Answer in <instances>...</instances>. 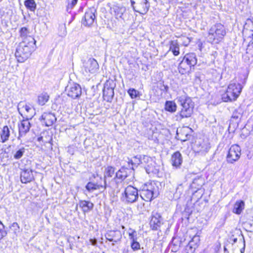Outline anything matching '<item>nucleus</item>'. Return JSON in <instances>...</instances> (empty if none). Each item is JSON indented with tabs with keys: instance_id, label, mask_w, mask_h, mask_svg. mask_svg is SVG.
<instances>
[{
	"instance_id": "1",
	"label": "nucleus",
	"mask_w": 253,
	"mask_h": 253,
	"mask_svg": "<svg viewBox=\"0 0 253 253\" xmlns=\"http://www.w3.org/2000/svg\"><path fill=\"white\" fill-rule=\"evenodd\" d=\"M245 242L242 231L236 229L224 247V253H243Z\"/></svg>"
},
{
	"instance_id": "2",
	"label": "nucleus",
	"mask_w": 253,
	"mask_h": 253,
	"mask_svg": "<svg viewBox=\"0 0 253 253\" xmlns=\"http://www.w3.org/2000/svg\"><path fill=\"white\" fill-rule=\"evenodd\" d=\"M29 42H21L16 48L15 56L19 62H24L31 55L36 48V40L33 37L29 38Z\"/></svg>"
},
{
	"instance_id": "3",
	"label": "nucleus",
	"mask_w": 253,
	"mask_h": 253,
	"mask_svg": "<svg viewBox=\"0 0 253 253\" xmlns=\"http://www.w3.org/2000/svg\"><path fill=\"white\" fill-rule=\"evenodd\" d=\"M226 34L225 28L222 24H214L209 29L207 37L208 41L212 44H218L223 40Z\"/></svg>"
},
{
	"instance_id": "4",
	"label": "nucleus",
	"mask_w": 253,
	"mask_h": 253,
	"mask_svg": "<svg viewBox=\"0 0 253 253\" xmlns=\"http://www.w3.org/2000/svg\"><path fill=\"white\" fill-rule=\"evenodd\" d=\"M178 102L181 106L179 112L180 119L190 117L193 113L194 103L192 99L185 95H182L177 98Z\"/></svg>"
},
{
	"instance_id": "5",
	"label": "nucleus",
	"mask_w": 253,
	"mask_h": 253,
	"mask_svg": "<svg viewBox=\"0 0 253 253\" xmlns=\"http://www.w3.org/2000/svg\"><path fill=\"white\" fill-rule=\"evenodd\" d=\"M159 189L156 183L153 181L145 183L140 191L141 198L145 201H151L158 197Z\"/></svg>"
},
{
	"instance_id": "6",
	"label": "nucleus",
	"mask_w": 253,
	"mask_h": 253,
	"mask_svg": "<svg viewBox=\"0 0 253 253\" xmlns=\"http://www.w3.org/2000/svg\"><path fill=\"white\" fill-rule=\"evenodd\" d=\"M133 168H127L122 167L118 170L115 174L113 181L110 182L109 188L115 190L119 187V184L122 183L127 177L129 176H133Z\"/></svg>"
},
{
	"instance_id": "7",
	"label": "nucleus",
	"mask_w": 253,
	"mask_h": 253,
	"mask_svg": "<svg viewBox=\"0 0 253 253\" xmlns=\"http://www.w3.org/2000/svg\"><path fill=\"white\" fill-rule=\"evenodd\" d=\"M243 86L240 84L230 83L227 89L226 92L222 95V99L224 102L234 101L240 95Z\"/></svg>"
},
{
	"instance_id": "8",
	"label": "nucleus",
	"mask_w": 253,
	"mask_h": 253,
	"mask_svg": "<svg viewBox=\"0 0 253 253\" xmlns=\"http://www.w3.org/2000/svg\"><path fill=\"white\" fill-rule=\"evenodd\" d=\"M121 198L126 203H133L138 198V190L132 186L128 185L125 189Z\"/></svg>"
},
{
	"instance_id": "9",
	"label": "nucleus",
	"mask_w": 253,
	"mask_h": 253,
	"mask_svg": "<svg viewBox=\"0 0 253 253\" xmlns=\"http://www.w3.org/2000/svg\"><path fill=\"white\" fill-rule=\"evenodd\" d=\"M133 9L142 14H146L149 10L150 3L147 0H130Z\"/></svg>"
},
{
	"instance_id": "10",
	"label": "nucleus",
	"mask_w": 253,
	"mask_h": 253,
	"mask_svg": "<svg viewBox=\"0 0 253 253\" xmlns=\"http://www.w3.org/2000/svg\"><path fill=\"white\" fill-rule=\"evenodd\" d=\"M115 84L113 80L107 81L104 85L103 90V96L105 100L110 102L114 95V89Z\"/></svg>"
},
{
	"instance_id": "11",
	"label": "nucleus",
	"mask_w": 253,
	"mask_h": 253,
	"mask_svg": "<svg viewBox=\"0 0 253 253\" xmlns=\"http://www.w3.org/2000/svg\"><path fill=\"white\" fill-rule=\"evenodd\" d=\"M241 148L238 145H233L229 148L227 156L226 161L228 163L233 164L237 161L241 156Z\"/></svg>"
},
{
	"instance_id": "12",
	"label": "nucleus",
	"mask_w": 253,
	"mask_h": 253,
	"mask_svg": "<svg viewBox=\"0 0 253 253\" xmlns=\"http://www.w3.org/2000/svg\"><path fill=\"white\" fill-rule=\"evenodd\" d=\"M19 113L22 116L24 114L26 119H32L36 114L34 108L30 104L20 102L18 105Z\"/></svg>"
},
{
	"instance_id": "13",
	"label": "nucleus",
	"mask_w": 253,
	"mask_h": 253,
	"mask_svg": "<svg viewBox=\"0 0 253 253\" xmlns=\"http://www.w3.org/2000/svg\"><path fill=\"white\" fill-rule=\"evenodd\" d=\"M115 174V168L114 167L110 166L106 167L104 171V182L103 186H101V187L104 189H106L107 187L109 188L108 185L110 182L113 181Z\"/></svg>"
},
{
	"instance_id": "14",
	"label": "nucleus",
	"mask_w": 253,
	"mask_h": 253,
	"mask_svg": "<svg viewBox=\"0 0 253 253\" xmlns=\"http://www.w3.org/2000/svg\"><path fill=\"white\" fill-rule=\"evenodd\" d=\"M141 159V164L145 168L147 173H156L157 169L155 168V163L153 159L148 156H142Z\"/></svg>"
},
{
	"instance_id": "15",
	"label": "nucleus",
	"mask_w": 253,
	"mask_h": 253,
	"mask_svg": "<svg viewBox=\"0 0 253 253\" xmlns=\"http://www.w3.org/2000/svg\"><path fill=\"white\" fill-rule=\"evenodd\" d=\"M96 10L94 7L87 9L82 20L83 24L87 27L92 26L96 20Z\"/></svg>"
},
{
	"instance_id": "16",
	"label": "nucleus",
	"mask_w": 253,
	"mask_h": 253,
	"mask_svg": "<svg viewBox=\"0 0 253 253\" xmlns=\"http://www.w3.org/2000/svg\"><path fill=\"white\" fill-rule=\"evenodd\" d=\"M68 96L73 99L79 97L82 94V88L81 86L76 83L70 84L66 88Z\"/></svg>"
},
{
	"instance_id": "17",
	"label": "nucleus",
	"mask_w": 253,
	"mask_h": 253,
	"mask_svg": "<svg viewBox=\"0 0 253 253\" xmlns=\"http://www.w3.org/2000/svg\"><path fill=\"white\" fill-rule=\"evenodd\" d=\"M163 224V218L161 214L157 212H153L150 222V227L152 230H157Z\"/></svg>"
},
{
	"instance_id": "18",
	"label": "nucleus",
	"mask_w": 253,
	"mask_h": 253,
	"mask_svg": "<svg viewBox=\"0 0 253 253\" xmlns=\"http://www.w3.org/2000/svg\"><path fill=\"white\" fill-rule=\"evenodd\" d=\"M84 67L86 73H94L98 69L99 65L95 59L89 58L84 63Z\"/></svg>"
},
{
	"instance_id": "19",
	"label": "nucleus",
	"mask_w": 253,
	"mask_h": 253,
	"mask_svg": "<svg viewBox=\"0 0 253 253\" xmlns=\"http://www.w3.org/2000/svg\"><path fill=\"white\" fill-rule=\"evenodd\" d=\"M29 119L22 120L18 126L19 136L18 139H20L21 137L25 136L27 133L29 131L31 127V124L29 121Z\"/></svg>"
},
{
	"instance_id": "20",
	"label": "nucleus",
	"mask_w": 253,
	"mask_h": 253,
	"mask_svg": "<svg viewBox=\"0 0 253 253\" xmlns=\"http://www.w3.org/2000/svg\"><path fill=\"white\" fill-rule=\"evenodd\" d=\"M20 179L23 183H27L32 181L34 179L33 171L29 169H21Z\"/></svg>"
},
{
	"instance_id": "21",
	"label": "nucleus",
	"mask_w": 253,
	"mask_h": 253,
	"mask_svg": "<svg viewBox=\"0 0 253 253\" xmlns=\"http://www.w3.org/2000/svg\"><path fill=\"white\" fill-rule=\"evenodd\" d=\"M42 123L47 126H51L56 121L54 114L51 112H44L41 116Z\"/></svg>"
},
{
	"instance_id": "22",
	"label": "nucleus",
	"mask_w": 253,
	"mask_h": 253,
	"mask_svg": "<svg viewBox=\"0 0 253 253\" xmlns=\"http://www.w3.org/2000/svg\"><path fill=\"white\" fill-rule=\"evenodd\" d=\"M210 149L209 145L204 141L197 143L194 146V150L196 153L199 155H205Z\"/></svg>"
},
{
	"instance_id": "23",
	"label": "nucleus",
	"mask_w": 253,
	"mask_h": 253,
	"mask_svg": "<svg viewBox=\"0 0 253 253\" xmlns=\"http://www.w3.org/2000/svg\"><path fill=\"white\" fill-rule=\"evenodd\" d=\"M183 160L181 153L179 151L174 153L171 158V162L173 167L175 168H179L181 166Z\"/></svg>"
},
{
	"instance_id": "24",
	"label": "nucleus",
	"mask_w": 253,
	"mask_h": 253,
	"mask_svg": "<svg viewBox=\"0 0 253 253\" xmlns=\"http://www.w3.org/2000/svg\"><path fill=\"white\" fill-rule=\"evenodd\" d=\"M182 239L179 237H174L172 238L171 243L169 244V248L171 252H177L182 245Z\"/></svg>"
},
{
	"instance_id": "25",
	"label": "nucleus",
	"mask_w": 253,
	"mask_h": 253,
	"mask_svg": "<svg viewBox=\"0 0 253 253\" xmlns=\"http://www.w3.org/2000/svg\"><path fill=\"white\" fill-rule=\"evenodd\" d=\"M105 237L107 240L116 243L121 240L122 235L119 231H110L106 233Z\"/></svg>"
},
{
	"instance_id": "26",
	"label": "nucleus",
	"mask_w": 253,
	"mask_h": 253,
	"mask_svg": "<svg viewBox=\"0 0 253 253\" xmlns=\"http://www.w3.org/2000/svg\"><path fill=\"white\" fill-rule=\"evenodd\" d=\"M111 13H114L117 18H122L124 13L126 11L125 7L119 5H113L110 7Z\"/></svg>"
},
{
	"instance_id": "27",
	"label": "nucleus",
	"mask_w": 253,
	"mask_h": 253,
	"mask_svg": "<svg viewBox=\"0 0 253 253\" xmlns=\"http://www.w3.org/2000/svg\"><path fill=\"white\" fill-rule=\"evenodd\" d=\"M183 59L185 61L186 64L190 66L191 67H194L197 63L196 55L195 53H187L183 57Z\"/></svg>"
},
{
	"instance_id": "28",
	"label": "nucleus",
	"mask_w": 253,
	"mask_h": 253,
	"mask_svg": "<svg viewBox=\"0 0 253 253\" xmlns=\"http://www.w3.org/2000/svg\"><path fill=\"white\" fill-rule=\"evenodd\" d=\"M169 44V51H171L173 55L178 56L180 54V51L179 44L177 40L170 41Z\"/></svg>"
},
{
	"instance_id": "29",
	"label": "nucleus",
	"mask_w": 253,
	"mask_h": 253,
	"mask_svg": "<svg viewBox=\"0 0 253 253\" xmlns=\"http://www.w3.org/2000/svg\"><path fill=\"white\" fill-rule=\"evenodd\" d=\"M20 37L22 39V42H29V38L33 37L30 36L29 29L27 27H22L19 31Z\"/></svg>"
},
{
	"instance_id": "30",
	"label": "nucleus",
	"mask_w": 253,
	"mask_h": 253,
	"mask_svg": "<svg viewBox=\"0 0 253 253\" xmlns=\"http://www.w3.org/2000/svg\"><path fill=\"white\" fill-rule=\"evenodd\" d=\"M245 208V202L242 200L237 201L232 210V212L237 214H240Z\"/></svg>"
},
{
	"instance_id": "31",
	"label": "nucleus",
	"mask_w": 253,
	"mask_h": 253,
	"mask_svg": "<svg viewBox=\"0 0 253 253\" xmlns=\"http://www.w3.org/2000/svg\"><path fill=\"white\" fill-rule=\"evenodd\" d=\"M10 135V130L7 126L3 127L2 132L0 134V138L1 142L4 143L8 140Z\"/></svg>"
},
{
	"instance_id": "32",
	"label": "nucleus",
	"mask_w": 253,
	"mask_h": 253,
	"mask_svg": "<svg viewBox=\"0 0 253 253\" xmlns=\"http://www.w3.org/2000/svg\"><path fill=\"white\" fill-rule=\"evenodd\" d=\"M80 207L83 209L84 211L87 212L93 209V204L89 201H81L80 202Z\"/></svg>"
},
{
	"instance_id": "33",
	"label": "nucleus",
	"mask_w": 253,
	"mask_h": 253,
	"mask_svg": "<svg viewBox=\"0 0 253 253\" xmlns=\"http://www.w3.org/2000/svg\"><path fill=\"white\" fill-rule=\"evenodd\" d=\"M204 184V180L202 177H197L194 179L191 184L192 188L199 189Z\"/></svg>"
},
{
	"instance_id": "34",
	"label": "nucleus",
	"mask_w": 253,
	"mask_h": 253,
	"mask_svg": "<svg viewBox=\"0 0 253 253\" xmlns=\"http://www.w3.org/2000/svg\"><path fill=\"white\" fill-rule=\"evenodd\" d=\"M165 110L170 113H174L177 109L176 103L172 101H167L165 103Z\"/></svg>"
},
{
	"instance_id": "35",
	"label": "nucleus",
	"mask_w": 253,
	"mask_h": 253,
	"mask_svg": "<svg viewBox=\"0 0 253 253\" xmlns=\"http://www.w3.org/2000/svg\"><path fill=\"white\" fill-rule=\"evenodd\" d=\"M26 152V149L24 147H21L16 149L12 152L13 156L15 160H19L21 158Z\"/></svg>"
},
{
	"instance_id": "36",
	"label": "nucleus",
	"mask_w": 253,
	"mask_h": 253,
	"mask_svg": "<svg viewBox=\"0 0 253 253\" xmlns=\"http://www.w3.org/2000/svg\"><path fill=\"white\" fill-rule=\"evenodd\" d=\"M191 68V67L190 66L186 64L185 61L182 59V60L179 64L178 69L180 73L181 74H184L186 72L187 70L190 69Z\"/></svg>"
},
{
	"instance_id": "37",
	"label": "nucleus",
	"mask_w": 253,
	"mask_h": 253,
	"mask_svg": "<svg viewBox=\"0 0 253 253\" xmlns=\"http://www.w3.org/2000/svg\"><path fill=\"white\" fill-rule=\"evenodd\" d=\"M49 98L47 93H42L38 96V103L40 105H43L48 101Z\"/></svg>"
},
{
	"instance_id": "38",
	"label": "nucleus",
	"mask_w": 253,
	"mask_h": 253,
	"mask_svg": "<svg viewBox=\"0 0 253 253\" xmlns=\"http://www.w3.org/2000/svg\"><path fill=\"white\" fill-rule=\"evenodd\" d=\"M101 186H103V185L95 184L91 182H89L86 185L85 188L88 192H90L93 191L94 190L102 188Z\"/></svg>"
},
{
	"instance_id": "39",
	"label": "nucleus",
	"mask_w": 253,
	"mask_h": 253,
	"mask_svg": "<svg viewBox=\"0 0 253 253\" xmlns=\"http://www.w3.org/2000/svg\"><path fill=\"white\" fill-rule=\"evenodd\" d=\"M24 4L26 8L31 11H34L36 8V3L34 0H26Z\"/></svg>"
},
{
	"instance_id": "40",
	"label": "nucleus",
	"mask_w": 253,
	"mask_h": 253,
	"mask_svg": "<svg viewBox=\"0 0 253 253\" xmlns=\"http://www.w3.org/2000/svg\"><path fill=\"white\" fill-rule=\"evenodd\" d=\"M10 228L11 230L13 231V233L14 235L13 238L17 237L20 233V227L18 223L17 222H13L11 224Z\"/></svg>"
},
{
	"instance_id": "41",
	"label": "nucleus",
	"mask_w": 253,
	"mask_h": 253,
	"mask_svg": "<svg viewBox=\"0 0 253 253\" xmlns=\"http://www.w3.org/2000/svg\"><path fill=\"white\" fill-rule=\"evenodd\" d=\"M200 237L199 236L195 235L192 238V239L189 241L188 243L197 248L198 247Z\"/></svg>"
},
{
	"instance_id": "42",
	"label": "nucleus",
	"mask_w": 253,
	"mask_h": 253,
	"mask_svg": "<svg viewBox=\"0 0 253 253\" xmlns=\"http://www.w3.org/2000/svg\"><path fill=\"white\" fill-rule=\"evenodd\" d=\"M140 244L139 243L137 242L136 240H135L134 241H131V248L133 249V251H137L139 250L140 253H143L144 251L143 250V249H141L140 248Z\"/></svg>"
},
{
	"instance_id": "43",
	"label": "nucleus",
	"mask_w": 253,
	"mask_h": 253,
	"mask_svg": "<svg viewBox=\"0 0 253 253\" xmlns=\"http://www.w3.org/2000/svg\"><path fill=\"white\" fill-rule=\"evenodd\" d=\"M7 233L5 229V227L0 220V240L6 236Z\"/></svg>"
},
{
	"instance_id": "44",
	"label": "nucleus",
	"mask_w": 253,
	"mask_h": 253,
	"mask_svg": "<svg viewBox=\"0 0 253 253\" xmlns=\"http://www.w3.org/2000/svg\"><path fill=\"white\" fill-rule=\"evenodd\" d=\"M142 156L141 155H137L133 157V160H130L129 162V163H130L131 165H136L141 164V159Z\"/></svg>"
},
{
	"instance_id": "45",
	"label": "nucleus",
	"mask_w": 253,
	"mask_h": 253,
	"mask_svg": "<svg viewBox=\"0 0 253 253\" xmlns=\"http://www.w3.org/2000/svg\"><path fill=\"white\" fill-rule=\"evenodd\" d=\"M127 92L131 98H136L139 93V92L134 88H129Z\"/></svg>"
},
{
	"instance_id": "46",
	"label": "nucleus",
	"mask_w": 253,
	"mask_h": 253,
	"mask_svg": "<svg viewBox=\"0 0 253 253\" xmlns=\"http://www.w3.org/2000/svg\"><path fill=\"white\" fill-rule=\"evenodd\" d=\"M242 117V110L240 109L235 110L232 114V118L238 119Z\"/></svg>"
},
{
	"instance_id": "47",
	"label": "nucleus",
	"mask_w": 253,
	"mask_h": 253,
	"mask_svg": "<svg viewBox=\"0 0 253 253\" xmlns=\"http://www.w3.org/2000/svg\"><path fill=\"white\" fill-rule=\"evenodd\" d=\"M78 0H68L67 10L72 9L77 4Z\"/></svg>"
},
{
	"instance_id": "48",
	"label": "nucleus",
	"mask_w": 253,
	"mask_h": 253,
	"mask_svg": "<svg viewBox=\"0 0 253 253\" xmlns=\"http://www.w3.org/2000/svg\"><path fill=\"white\" fill-rule=\"evenodd\" d=\"M196 249L195 247L192 246L188 243L185 248V251L186 253H194Z\"/></svg>"
},
{
	"instance_id": "49",
	"label": "nucleus",
	"mask_w": 253,
	"mask_h": 253,
	"mask_svg": "<svg viewBox=\"0 0 253 253\" xmlns=\"http://www.w3.org/2000/svg\"><path fill=\"white\" fill-rule=\"evenodd\" d=\"M129 238L131 241L136 240V232L135 231H132L131 233L128 234Z\"/></svg>"
},
{
	"instance_id": "50",
	"label": "nucleus",
	"mask_w": 253,
	"mask_h": 253,
	"mask_svg": "<svg viewBox=\"0 0 253 253\" xmlns=\"http://www.w3.org/2000/svg\"><path fill=\"white\" fill-rule=\"evenodd\" d=\"M159 87L161 90L165 92H167L169 89V86L162 83L159 84Z\"/></svg>"
},
{
	"instance_id": "51",
	"label": "nucleus",
	"mask_w": 253,
	"mask_h": 253,
	"mask_svg": "<svg viewBox=\"0 0 253 253\" xmlns=\"http://www.w3.org/2000/svg\"><path fill=\"white\" fill-rule=\"evenodd\" d=\"M144 209V203H140L137 205V209L140 212L142 211Z\"/></svg>"
},
{
	"instance_id": "52",
	"label": "nucleus",
	"mask_w": 253,
	"mask_h": 253,
	"mask_svg": "<svg viewBox=\"0 0 253 253\" xmlns=\"http://www.w3.org/2000/svg\"><path fill=\"white\" fill-rule=\"evenodd\" d=\"M89 243L93 246H96L97 240L95 239H90L89 240Z\"/></svg>"
},
{
	"instance_id": "53",
	"label": "nucleus",
	"mask_w": 253,
	"mask_h": 253,
	"mask_svg": "<svg viewBox=\"0 0 253 253\" xmlns=\"http://www.w3.org/2000/svg\"><path fill=\"white\" fill-rule=\"evenodd\" d=\"M38 141H43V137L42 136L38 137Z\"/></svg>"
},
{
	"instance_id": "54",
	"label": "nucleus",
	"mask_w": 253,
	"mask_h": 253,
	"mask_svg": "<svg viewBox=\"0 0 253 253\" xmlns=\"http://www.w3.org/2000/svg\"><path fill=\"white\" fill-rule=\"evenodd\" d=\"M187 40H188V44L190 42V41L189 40L188 38H187Z\"/></svg>"
},
{
	"instance_id": "55",
	"label": "nucleus",
	"mask_w": 253,
	"mask_h": 253,
	"mask_svg": "<svg viewBox=\"0 0 253 253\" xmlns=\"http://www.w3.org/2000/svg\"><path fill=\"white\" fill-rule=\"evenodd\" d=\"M176 134H177V135H178V130H177Z\"/></svg>"
}]
</instances>
